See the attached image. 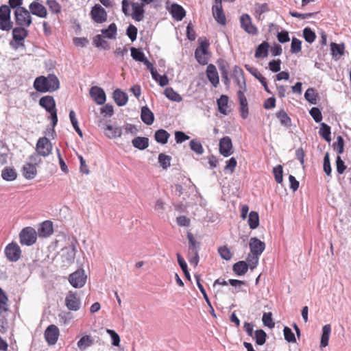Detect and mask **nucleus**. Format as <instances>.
I'll use <instances>...</instances> for the list:
<instances>
[{"instance_id": "f257e3e1", "label": "nucleus", "mask_w": 351, "mask_h": 351, "mask_svg": "<svg viewBox=\"0 0 351 351\" xmlns=\"http://www.w3.org/2000/svg\"><path fill=\"white\" fill-rule=\"evenodd\" d=\"M34 88L40 93L53 92L60 87L58 78L52 74L48 76H40L35 79L34 82Z\"/></svg>"}, {"instance_id": "f03ea898", "label": "nucleus", "mask_w": 351, "mask_h": 351, "mask_svg": "<svg viewBox=\"0 0 351 351\" xmlns=\"http://www.w3.org/2000/svg\"><path fill=\"white\" fill-rule=\"evenodd\" d=\"M39 104L50 113V119L54 127L57 124L58 117L53 97L49 95L44 96L40 99Z\"/></svg>"}, {"instance_id": "7ed1b4c3", "label": "nucleus", "mask_w": 351, "mask_h": 351, "mask_svg": "<svg viewBox=\"0 0 351 351\" xmlns=\"http://www.w3.org/2000/svg\"><path fill=\"white\" fill-rule=\"evenodd\" d=\"M14 19L18 26L28 27L32 23L30 12L25 8H18L15 10Z\"/></svg>"}, {"instance_id": "20e7f679", "label": "nucleus", "mask_w": 351, "mask_h": 351, "mask_svg": "<svg viewBox=\"0 0 351 351\" xmlns=\"http://www.w3.org/2000/svg\"><path fill=\"white\" fill-rule=\"evenodd\" d=\"M11 10L8 5H3L0 6V29L8 32L13 27V23L11 21Z\"/></svg>"}, {"instance_id": "39448f33", "label": "nucleus", "mask_w": 351, "mask_h": 351, "mask_svg": "<svg viewBox=\"0 0 351 351\" xmlns=\"http://www.w3.org/2000/svg\"><path fill=\"white\" fill-rule=\"evenodd\" d=\"M19 237L21 243L27 246L33 245L36 241L37 239L36 230L31 227L23 228Z\"/></svg>"}, {"instance_id": "423d86ee", "label": "nucleus", "mask_w": 351, "mask_h": 351, "mask_svg": "<svg viewBox=\"0 0 351 351\" xmlns=\"http://www.w3.org/2000/svg\"><path fill=\"white\" fill-rule=\"evenodd\" d=\"M52 147L51 141L47 137H40L37 141L36 151L40 156L45 158L51 153Z\"/></svg>"}, {"instance_id": "0eeeda50", "label": "nucleus", "mask_w": 351, "mask_h": 351, "mask_svg": "<svg viewBox=\"0 0 351 351\" xmlns=\"http://www.w3.org/2000/svg\"><path fill=\"white\" fill-rule=\"evenodd\" d=\"M87 276L83 269H78L69 276V281L74 288H82L86 282Z\"/></svg>"}, {"instance_id": "6e6552de", "label": "nucleus", "mask_w": 351, "mask_h": 351, "mask_svg": "<svg viewBox=\"0 0 351 351\" xmlns=\"http://www.w3.org/2000/svg\"><path fill=\"white\" fill-rule=\"evenodd\" d=\"M65 305L70 311H78L81 306L78 294L76 292L69 291L65 298Z\"/></svg>"}, {"instance_id": "1a4fd4ad", "label": "nucleus", "mask_w": 351, "mask_h": 351, "mask_svg": "<svg viewBox=\"0 0 351 351\" xmlns=\"http://www.w3.org/2000/svg\"><path fill=\"white\" fill-rule=\"evenodd\" d=\"M5 254L10 261L16 262L21 257V250L17 243H11L5 247Z\"/></svg>"}, {"instance_id": "9d476101", "label": "nucleus", "mask_w": 351, "mask_h": 351, "mask_svg": "<svg viewBox=\"0 0 351 351\" xmlns=\"http://www.w3.org/2000/svg\"><path fill=\"white\" fill-rule=\"evenodd\" d=\"M208 43L206 41L200 43V45L195 49V56L197 61L201 64H206L208 63Z\"/></svg>"}, {"instance_id": "9b49d317", "label": "nucleus", "mask_w": 351, "mask_h": 351, "mask_svg": "<svg viewBox=\"0 0 351 351\" xmlns=\"http://www.w3.org/2000/svg\"><path fill=\"white\" fill-rule=\"evenodd\" d=\"M92 19L97 23H102L107 20V13L99 4L95 5L90 11Z\"/></svg>"}, {"instance_id": "f8f14e48", "label": "nucleus", "mask_w": 351, "mask_h": 351, "mask_svg": "<svg viewBox=\"0 0 351 351\" xmlns=\"http://www.w3.org/2000/svg\"><path fill=\"white\" fill-rule=\"evenodd\" d=\"M60 335L58 328L53 324L49 325L45 331V338L49 345L56 343Z\"/></svg>"}, {"instance_id": "ddd939ff", "label": "nucleus", "mask_w": 351, "mask_h": 351, "mask_svg": "<svg viewBox=\"0 0 351 351\" xmlns=\"http://www.w3.org/2000/svg\"><path fill=\"white\" fill-rule=\"evenodd\" d=\"M76 254V247L73 245H69L62 250L61 257L64 266L72 264L74 261Z\"/></svg>"}, {"instance_id": "4468645a", "label": "nucleus", "mask_w": 351, "mask_h": 351, "mask_svg": "<svg viewBox=\"0 0 351 351\" xmlns=\"http://www.w3.org/2000/svg\"><path fill=\"white\" fill-rule=\"evenodd\" d=\"M99 127L103 130L104 134L110 139L120 137L122 134V129L119 126L109 124H100Z\"/></svg>"}, {"instance_id": "2eb2a0df", "label": "nucleus", "mask_w": 351, "mask_h": 351, "mask_svg": "<svg viewBox=\"0 0 351 351\" xmlns=\"http://www.w3.org/2000/svg\"><path fill=\"white\" fill-rule=\"evenodd\" d=\"M219 149L220 154L228 157L232 154V143L229 136H224L219 141Z\"/></svg>"}, {"instance_id": "dca6fc26", "label": "nucleus", "mask_w": 351, "mask_h": 351, "mask_svg": "<svg viewBox=\"0 0 351 351\" xmlns=\"http://www.w3.org/2000/svg\"><path fill=\"white\" fill-rule=\"evenodd\" d=\"M27 27L19 26L13 28L12 36L14 40L18 46L23 45V40L28 36V31L25 29Z\"/></svg>"}, {"instance_id": "f3484780", "label": "nucleus", "mask_w": 351, "mask_h": 351, "mask_svg": "<svg viewBox=\"0 0 351 351\" xmlns=\"http://www.w3.org/2000/svg\"><path fill=\"white\" fill-rule=\"evenodd\" d=\"M90 95L98 105H102L106 102V93L100 87L93 86L90 89Z\"/></svg>"}, {"instance_id": "a211bd4d", "label": "nucleus", "mask_w": 351, "mask_h": 351, "mask_svg": "<svg viewBox=\"0 0 351 351\" xmlns=\"http://www.w3.org/2000/svg\"><path fill=\"white\" fill-rule=\"evenodd\" d=\"M213 15L217 23L221 25L226 24V16L222 10L221 0H215V4L213 6Z\"/></svg>"}, {"instance_id": "6ab92c4d", "label": "nucleus", "mask_w": 351, "mask_h": 351, "mask_svg": "<svg viewBox=\"0 0 351 351\" xmlns=\"http://www.w3.org/2000/svg\"><path fill=\"white\" fill-rule=\"evenodd\" d=\"M249 246L250 248V252L261 256L265 248V244L260 239L252 237L250 240Z\"/></svg>"}, {"instance_id": "aec40b11", "label": "nucleus", "mask_w": 351, "mask_h": 351, "mask_svg": "<svg viewBox=\"0 0 351 351\" xmlns=\"http://www.w3.org/2000/svg\"><path fill=\"white\" fill-rule=\"evenodd\" d=\"M29 12L40 18H46L47 15V10L46 8L37 2V1H33L30 3L29 6Z\"/></svg>"}, {"instance_id": "412c9836", "label": "nucleus", "mask_w": 351, "mask_h": 351, "mask_svg": "<svg viewBox=\"0 0 351 351\" xmlns=\"http://www.w3.org/2000/svg\"><path fill=\"white\" fill-rule=\"evenodd\" d=\"M206 76L214 87H217L219 83V74L215 65L210 64L206 69Z\"/></svg>"}, {"instance_id": "4be33fe9", "label": "nucleus", "mask_w": 351, "mask_h": 351, "mask_svg": "<svg viewBox=\"0 0 351 351\" xmlns=\"http://www.w3.org/2000/svg\"><path fill=\"white\" fill-rule=\"evenodd\" d=\"M241 25V27L246 31L247 33L251 34H255L257 32V29L252 25L251 18L247 14H243L240 19Z\"/></svg>"}, {"instance_id": "5701e85b", "label": "nucleus", "mask_w": 351, "mask_h": 351, "mask_svg": "<svg viewBox=\"0 0 351 351\" xmlns=\"http://www.w3.org/2000/svg\"><path fill=\"white\" fill-rule=\"evenodd\" d=\"M141 3L135 2L132 3V18L136 21H141L143 18L144 10Z\"/></svg>"}, {"instance_id": "b1692460", "label": "nucleus", "mask_w": 351, "mask_h": 351, "mask_svg": "<svg viewBox=\"0 0 351 351\" xmlns=\"http://www.w3.org/2000/svg\"><path fill=\"white\" fill-rule=\"evenodd\" d=\"M141 118L144 123L150 125L154 123V115L147 106L141 108Z\"/></svg>"}, {"instance_id": "393cba45", "label": "nucleus", "mask_w": 351, "mask_h": 351, "mask_svg": "<svg viewBox=\"0 0 351 351\" xmlns=\"http://www.w3.org/2000/svg\"><path fill=\"white\" fill-rule=\"evenodd\" d=\"M22 173L26 179L32 180L37 174L36 167L26 162L23 167Z\"/></svg>"}, {"instance_id": "a878e982", "label": "nucleus", "mask_w": 351, "mask_h": 351, "mask_svg": "<svg viewBox=\"0 0 351 351\" xmlns=\"http://www.w3.org/2000/svg\"><path fill=\"white\" fill-rule=\"evenodd\" d=\"M53 233V224L50 221L43 222L38 228V235L42 237H47Z\"/></svg>"}, {"instance_id": "bb28decb", "label": "nucleus", "mask_w": 351, "mask_h": 351, "mask_svg": "<svg viewBox=\"0 0 351 351\" xmlns=\"http://www.w3.org/2000/svg\"><path fill=\"white\" fill-rule=\"evenodd\" d=\"M113 97L116 104L119 106H123L126 104L128 101V95L125 93L117 89L113 93Z\"/></svg>"}, {"instance_id": "cd10ccee", "label": "nucleus", "mask_w": 351, "mask_h": 351, "mask_svg": "<svg viewBox=\"0 0 351 351\" xmlns=\"http://www.w3.org/2000/svg\"><path fill=\"white\" fill-rule=\"evenodd\" d=\"M269 48V45L267 42L264 41L261 45H259L255 51L254 56L256 58H265L268 55V51Z\"/></svg>"}, {"instance_id": "c85d7f7f", "label": "nucleus", "mask_w": 351, "mask_h": 351, "mask_svg": "<svg viewBox=\"0 0 351 351\" xmlns=\"http://www.w3.org/2000/svg\"><path fill=\"white\" fill-rule=\"evenodd\" d=\"M331 332V326L330 324H326L322 328V335L321 337L320 346L325 348L328 345L330 335Z\"/></svg>"}, {"instance_id": "c756f323", "label": "nucleus", "mask_w": 351, "mask_h": 351, "mask_svg": "<svg viewBox=\"0 0 351 351\" xmlns=\"http://www.w3.org/2000/svg\"><path fill=\"white\" fill-rule=\"evenodd\" d=\"M171 12L172 16L176 21H181L185 16L184 8L178 4H173L171 5Z\"/></svg>"}, {"instance_id": "7c9ffc66", "label": "nucleus", "mask_w": 351, "mask_h": 351, "mask_svg": "<svg viewBox=\"0 0 351 351\" xmlns=\"http://www.w3.org/2000/svg\"><path fill=\"white\" fill-rule=\"evenodd\" d=\"M93 344V339L90 335L83 336L77 341V347L81 351L86 350L88 348Z\"/></svg>"}, {"instance_id": "2f4dec72", "label": "nucleus", "mask_w": 351, "mask_h": 351, "mask_svg": "<svg viewBox=\"0 0 351 351\" xmlns=\"http://www.w3.org/2000/svg\"><path fill=\"white\" fill-rule=\"evenodd\" d=\"M132 143L133 146L140 150L145 149L149 145V139L146 137H136L134 138Z\"/></svg>"}, {"instance_id": "473e14b6", "label": "nucleus", "mask_w": 351, "mask_h": 351, "mask_svg": "<svg viewBox=\"0 0 351 351\" xmlns=\"http://www.w3.org/2000/svg\"><path fill=\"white\" fill-rule=\"evenodd\" d=\"M248 269V265L245 261H239L233 265V271L237 276L244 275Z\"/></svg>"}, {"instance_id": "72a5a7b5", "label": "nucleus", "mask_w": 351, "mask_h": 351, "mask_svg": "<svg viewBox=\"0 0 351 351\" xmlns=\"http://www.w3.org/2000/svg\"><path fill=\"white\" fill-rule=\"evenodd\" d=\"M169 134L165 130L160 129L155 132V140L162 145L166 144L169 137Z\"/></svg>"}, {"instance_id": "f704fd0d", "label": "nucleus", "mask_w": 351, "mask_h": 351, "mask_svg": "<svg viewBox=\"0 0 351 351\" xmlns=\"http://www.w3.org/2000/svg\"><path fill=\"white\" fill-rule=\"evenodd\" d=\"M228 97L226 95H221L217 99V103L219 111L223 114H227Z\"/></svg>"}, {"instance_id": "c9c22d12", "label": "nucleus", "mask_w": 351, "mask_h": 351, "mask_svg": "<svg viewBox=\"0 0 351 351\" xmlns=\"http://www.w3.org/2000/svg\"><path fill=\"white\" fill-rule=\"evenodd\" d=\"M165 95L169 99L173 101L180 102L182 100V97L170 87L165 90Z\"/></svg>"}, {"instance_id": "e433bc0d", "label": "nucleus", "mask_w": 351, "mask_h": 351, "mask_svg": "<svg viewBox=\"0 0 351 351\" xmlns=\"http://www.w3.org/2000/svg\"><path fill=\"white\" fill-rule=\"evenodd\" d=\"M320 129L319 131V135L325 139L327 142H330L331 141L330 138V127L326 125L324 123H322L320 125Z\"/></svg>"}, {"instance_id": "4c0bfd02", "label": "nucleus", "mask_w": 351, "mask_h": 351, "mask_svg": "<svg viewBox=\"0 0 351 351\" xmlns=\"http://www.w3.org/2000/svg\"><path fill=\"white\" fill-rule=\"evenodd\" d=\"M248 224L251 229L256 228L259 225L258 214L255 211H251L248 216Z\"/></svg>"}, {"instance_id": "58836bf2", "label": "nucleus", "mask_w": 351, "mask_h": 351, "mask_svg": "<svg viewBox=\"0 0 351 351\" xmlns=\"http://www.w3.org/2000/svg\"><path fill=\"white\" fill-rule=\"evenodd\" d=\"M3 180L7 181H13L16 178V173L14 169L6 167L1 173Z\"/></svg>"}, {"instance_id": "ea45409f", "label": "nucleus", "mask_w": 351, "mask_h": 351, "mask_svg": "<svg viewBox=\"0 0 351 351\" xmlns=\"http://www.w3.org/2000/svg\"><path fill=\"white\" fill-rule=\"evenodd\" d=\"M191 149L198 155H202L204 153V148L202 143L197 141L193 139L189 143Z\"/></svg>"}, {"instance_id": "a19ab883", "label": "nucleus", "mask_w": 351, "mask_h": 351, "mask_svg": "<svg viewBox=\"0 0 351 351\" xmlns=\"http://www.w3.org/2000/svg\"><path fill=\"white\" fill-rule=\"evenodd\" d=\"M102 34L107 38H113L117 34V26L114 23H111L108 28L101 30Z\"/></svg>"}, {"instance_id": "79ce46f5", "label": "nucleus", "mask_w": 351, "mask_h": 351, "mask_svg": "<svg viewBox=\"0 0 351 351\" xmlns=\"http://www.w3.org/2000/svg\"><path fill=\"white\" fill-rule=\"evenodd\" d=\"M304 98L311 104H317V95L313 88H308L304 93Z\"/></svg>"}, {"instance_id": "37998d69", "label": "nucleus", "mask_w": 351, "mask_h": 351, "mask_svg": "<svg viewBox=\"0 0 351 351\" xmlns=\"http://www.w3.org/2000/svg\"><path fill=\"white\" fill-rule=\"evenodd\" d=\"M130 51L132 58L136 61L143 62L146 58L144 53L138 49L132 47Z\"/></svg>"}, {"instance_id": "c03bdc74", "label": "nucleus", "mask_w": 351, "mask_h": 351, "mask_svg": "<svg viewBox=\"0 0 351 351\" xmlns=\"http://www.w3.org/2000/svg\"><path fill=\"white\" fill-rule=\"evenodd\" d=\"M277 117L282 125L289 127L291 125V120L288 114L284 111L280 110L277 113Z\"/></svg>"}, {"instance_id": "a18cd8bd", "label": "nucleus", "mask_w": 351, "mask_h": 351, "mask_svg": "<svg viewBox=\"0 0 351 351\" xmlns=\"http://www.w3.org/2000/svg\"><path fill=\"white\" fill-rule=\"evenodd\" d=\"M218 252L221 258L226 261H230L232 258V254L230 249L226 245L219 247L218 248Z\"/></svg>"}, {"instance_id": "49530a36", "label": "nucleus", "mask_w": 351, "mask_h": 351, "mask_svg": "<svg viewBox=\"0 0 351 351\" xmlns=\"http://www.w3.org/2000/svg\"><path fill=\"white\" fill-rule=\"evenodd\" d=\"M254 335L256 343L258 345L262 346L265 343L267 335L263 330L260 329L256 330Z\"/></svg>"}, {"instance_id": "de8ad7c7", "label": "nucleus", "mask_w": 351, "mask_h": 351, "mask_svg": "<svg viewBox=\"0 0 351 351\" xmlns=\"http://www.w3.org/2000/svg\"><path fill=\"white\" fill-rule=\"evenodd\" d=\"M268 11V5L267 3L256 4L254 8V14L256 18L261 19V15Z\"/></svg>"}, {"instance_id": "09e8293b", "label": "nucleus", "mask_w": 351, "mask_h": 351, "mask_svg": "<svg viewBox=\"0 0 351 351\" xmlns=\"http://www.w3.org/2000/svg\"><path fill=\"white\" fill-rule=\"evenodd\" d=\"M259 256L250 252L247 257L248 267H250L251 269H254L258 263Z\"/></svg>"}, {"instance_id": "8fccbe9b", "label": "nucleus", "mask_w": 351, "mask_h": 351, "mask_svg": "<svg viewBox=\"0 0 351 351\" xmlns=\"http://www.w3.org/2000/svg\"><path fill=\"white\" fill-rule=\"evenodd\" d=\"M171 157L165 154H160L158 156V162L160 165L165 169L171 165Z\"/></svg>"}, {"instance_id": "3c124183", "label": "nucleus", "mask_w": 351, "mask_h": 351, "mask_svg": "<svg viewBox=\"0 0 351 351\" xmlns=\"http://www.w3.org/2000/svg\"><path fill=\"white\" fill-rule=\"evenodd\" d=\"M333 149L337 152L339 154H341L344 151V141L341 136H338L337 137V141L335 142L332 145Z\"/></svg>"}, {"instance_id": "603ef678", "label": "nucleus", "mask_w": 351, "mask_h": 351, "mask_svg": "<svg viewBox=\"0 0 351 351\" xmlns=\"http://www.w3.org/2000/svg\"><path fill=\"white\" fill-rule=\"evenodd\" d=\"M7 301L8 298L5 293L1 288H0V314L8 310Z\"/></svg>"}, {"instance_id": "864d4df0", "label": "nucleus", "mask_w": 351, "mask_h": 351, "mask_svg": "<svg viewBox=\"0 0 351 351\" xmlns=\"http://www.w3.org/2000/svg\"><path fill=\"white\" fill-rule=\"evenodd\" d=\"M246 69L261 83H265V77H263L257 69L245 65Z\"/></svg>"}, {"instance_id": "5fc2aeb1", "label": "nucleus", "mask_w": 351, "mask_h": 351, "mask_svg": "<svg viewBox=\"0 0 351 351\" xmlns=\"http://www.w3.org/2000/svg\"><path fill=\"white\" fill-rule=\"evenodd\" d=\"M303 36L305 40L309 43H313L316 37L315 32H313L309 27H306L304 29Z\"/></svg>"}, {"instance_id": "6e6d98bb", "label": "nucleus", "mask_w": 351, "mask_h": 351, "mask_svg": "<svg viewBox=\"0 0 351 351\" xmlns=\"http://www.w3.org/2000/svg\"><path fill=\"white\" fill-rule=\"evenodd\" d=\"M273 173L274 175L275 180L278 183H282L283 178H282V167L280 165H276L273 168Z\"/></svg>"}, {"instance_id": "4d7b16f0", "label": "nucleus", "mask_w": 351, "mask_h": 351, "mask_svg": "<svg viewBox=\"0 0 351 351\" xmlns=\"http://www.w3.org/2000/svg\"><path fill=\"white\" fill-rule=\"evenodd\" d=\"M177 258H178V263L180 267H181L182 270L183 271L185 276L189 280H190V274L188 271L186 263L185 262V261L184 260V258L181 256V255L180 254H177Z\"/></svg>"}, {"instance_id": "13d9d810", "label": "nucleus", "mask_w": 351, "mask_h": 351, "mask_svg": "<svg viewBox=\"0 0 351 351\" xmlns=\"http://www.w3.org/2000/svg\"><path fill=\"white\" fill-rule=\"evenodd\" d=\"M262 320L264 325L269 327V328H272L275 326V323L273 322L272 319L271 313H264Z\"/></svg>"}, {"instance_id": "bf43d9fd", "label": "nucleus", "mask_w": 351, "mask_h": 351, "mask_svg": "<svg viewBox=\"0 0 351 351\" xmlns=\"http://www.w3.org/2000/svg\"><path fill=\"white\" fill-rule=\"evenodd\" d=\"M309 113L316 123H320L322 120V114L321 110L316 107L312 108Z\"/></svg>"}, {"instance_id": "052dcab7", "label": "nucleus", "mask_w": 351, "mask_h": 351, "mask_svg": "<svg viewBox=\"0 0 351 351\" xmlns=\"http://www.w3.org/2000/svg\"><path fill=\"white\" fill-rule=\"evenodd\" d=\"M42 156H40L38 153H34L32 155H30L27 159V163L30 165H33L35 167H37L39 164L42 162Z\"/></svg>"}, {"instance_id": "680f3d73", "label": "nucleus", "mask_w": 351, "mask_h": 351, "mask_svg": "<svg viewBox=\"0 0 351 351\" xmlns=\"http://www.w3.org/2000/svg\"><path fill=\"white\" fill-rule=\"evenodd\" d=\"M93 43L97 47H101L103 49H108V44L101 35H97L93 40Z\"/></svg>"}, {"instance_id": "e2e57ef3", "label": "nucleus", "mask_w": 351, "mask_h": 351, "mask_svg": "<svg viewBox=\"0 0 351 351\" xmlns=\"http://www.w3.org/2000/svg\"><path fill=\"white\" fill-rule=\"evenodd\" d=\"M137 32V28L134 25H130L128 27L126 30V34L132 42H134L136 39Z\"/></svg>"}, {"instance_id": "0e129e2a", "label": "nucleus", "mask_w": 351, "mask_h": 351, "mask_svg": "<svg viewBox=\"0 0 351 351\" xmlns=\"http://www.w3.org/2000/svg\"><path fill=\"white\" fill-rule=\"evenodd\" d=\"M284 336L286 341L288 342H295L296 339L295 337L294 333L292 332L291 329L287 326H285L283 330Z\"/></svg>"}, {"instance_id": "69168bd1", "label": "nucleus", "mask_w": 351, "mask_h": 351, "mask_svg": "<svg viewBox=\"0 0 351 351\" xmlns=\"http://www.w3.org/2000/svg\"><path fill=\"white\" fill-rule=\"evenodd\" d=\"M46 3L52 12L58 13L60 12L61 6L56 0H47Z\"/></svg>"}, {"instance_id": "338daca9", "label": "nucleus", "mask_w": 351, "mask_h": 351, "mask_svg": "<svg viewBox=\"0 0 351 351\" xmlns=\"http://www.w3.org/2000/svg\"><path fill=\"white\" fill-rule=\"evenodd\" d=\"M302 49L301 41L296 38H293L291 45V51L293 53H297Z\"/></svg>"}, {"instance_id": "774afa93", "label": "nucleus", "mask_w": 351, "mask_h": 351, "mask_svg": "<svg viewBox=\"0 0 351 351\" xmlns=\"http://www.w3.org/2000/svg\"><path fill=\"white\" fill-rule=\"evenodd\" d=\"M268 65L270 71L277 73L280 71L281 60L280 59L271 60Z\"/></svg>"}]
</instances>
